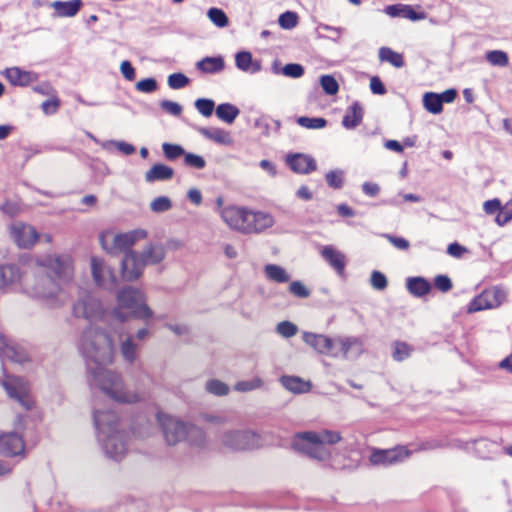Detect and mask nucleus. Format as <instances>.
<instances>
[{
    "label": "nucleus",
    "instance_id": "obj_42",
    "mask_svg": "<svg viewBox=\"0 0 512 512\" xmlns=\"http://www.w3.org/2000/svg\"><path fill=\"white\" fill-rule=\"evenodd\" d=\"M205 389L208 393L216 395V396H225L229 393V386L218 380V379H210L205 384Z\"/></svg>",
    "mask_w": 512,
    "mask_h": 512
},
{
    "label": "nucleus",
    "instance_id": "obj_13",
    "mask_svg": "<svg viewBox=\"0 0 512 512\" xmlns=\"http://www.w3.org/2000/svg\"><path fill=\"white\" fill-rule=\"evenodd\" d=\"M249 210L246 207L230 205L220 210V216L229 228L247 234Z\"/></svg>",
    "mask_w": 512,
    "mask_h": 512
},
{
    "label": "nucleus",
    "instance_id": "obj_29",
    "mask_svg": "<svg viewBox=\"0 0 512 512\" xmlns=\"http://www.w3.org/2000/svg\"><path fill=\"white\" fill-rule=\"evenodd\" d=\"M406 288L415 297H423L431 291L430 282L423 277H409L406 280Z\"/></svg>",
    "mask_w": 512,
    "mask_h": 512
},
{
    "label": "nucleus",
    "instance_id": "obj_40",
    "mask_svg": "<svg viewBox=\"0 0 512 512\" xmlns=\"http://www.w3.org/2000/svg\"><path fill=\"white\" fill-rule=\"evenodd\" d=\"M498 445L496 442L487 439L475 441V451L481 458H488L491 453L496 452Z\"/></svg>",
    "mask_w": 512,
    "mask_h": 512
},
{
    "label": "nucleus",
    "instance_id": "obj_1",
    "mask_svg": "<svg viewBox=\"0 0 512 512\" xmlns=\"http://www.w3.org/2000/svg\"><path fill=\"white\" fill-rule=\"evenodd\" d=\"M79 350L85 359L91 386L119 403L133 404L144 399L142 392L127 387L120 373L107 368L114 360V345L104 330L92 325L86 328Z\"/></svg>",
    "mask_w": 512,
    "mask_h": 512
},
{
    "label": "nucleus",
    "instance_id": "obj_22",
    "mask_svg": "<svg viewBox=\"0 0 512 512\" xmlns=\"http://www.w3.org/2000/svg\"><path fill=\"white\" fill-rule=\"evenodd\" d=\"M320 254L338 275L342 276L344 274L346 266V256L344 253L332 245H327L322 247Z\"/></svg>",
    "mask_w": 512,
    "mask_h": 512
},
{
    "label": "nucleus",
    "instance_id": "obj_63",
    "mask_svg": "<svg viewBox=\"0 0 512 512\" xmlns=\"http://www.w3.org/2000/svg\"><path fill=\"white\" fill-rule=\"evenodd\" d=\"M120 71L126 80L133 81L135 79V69L128 60H124L121 63Z\"/></svg>",
    "mask_w": 512,
    "mask_h": 512
},
{
    "label": "nucleus",
    "instance_id": "obj_59",
    "mask_svg": "<svg viewBox=\"0 0 512 512\" xmlns=\"http://www.w3.org/2000/svg\"><path fill=\"white\" fill-rule=\"evenodd\" d=\"M136 89L143 93H152L157 89V82L154 78H145L136 83Z\"/></svg>",
    "mask_w": 512,
    "mask_h": 512
},
{
    "label": "nucleus",
    "instance_id": "obj_33",
    "mask_svg": "<svg viewBox=\"0 0 512 512\" xmlns=\"http://www.w3.org/2000/svg\"><path fill=\"white\" fill-rule=\"evenodd\" d=\"M5 76L13 85L26 86L33 80L31 72L23 71L18 67L6 69Z\"/></svg>",
    "mask_w": 512,
    "mask_h": 512
},
{
    "label": "nucleus",
    "instance_id": "obj_8",
    "mask_svg": "<svg viewBox=\"0 0 512 512\" xmlns=\"http://www.w3.org/2000/svg\"><path fill=\"white\" fill-rule=\"evenodd\" d=\"M219 445L231 452H242L259 446V436L249 429H224L217 436Z\"/></svg>",
    "mask_w": 512,
    "mask_h": 512
},
{
    "label": "nucleus",
    "instance_id": "obj_57",
    "mask_svg": "<svg viewBox=\"0 0 512 512\" xmlns=\"http://www.w3.org/2000/svg\"><path fill=\"white\" fill-rule=\"evenodd\" d=\"M411 353V348L404 342H396L394 344L393 358L396 361H403L408 358Z\"/></svg>",
    "mask_w": 512,
    "mask_h": 512
},
{
    "label": "nucleus",
    "instance_id": "obj_48",
    "mask_svg": "<svg viewBox=\"0 0 512 512\" xmlns=\"http://www.w3.org/2000/svg\"><path fill=\"white\" fill-rule=\"evenodd\" d=\"M278 23L283 29H293L298 24V15L296 12L286 11L279 16Z\"/></svg>",
    "mask_w": 512,
    "mask_h": 512
},
{
    "label": "nucleus",
    "instance_id": "obj_47",
    "mask_svg": "<svg viewBox=\"0 0 512 512\" xmlns=\"http://www.w3.org/2000/svg\"><path fill=\"white\" fill-rule=\"evenodd\" d=\"M172 208V201L167 196H159L150 203V209L155 213L167 212Z\"/></svg>",
    "mask_w": 512,
    "mask_h": 512
},
{
    "label": "nucleus",
    "instance_id": "obj_18",
    "mask_svg": "<svg viewBox=\"0 0 512 512\" xmlns=\"http://www.w3.org/2000/svg\"><path fill=\"white\" fill-rule=\"evenodd\" d=\"M411 455V451L405 446H399L393 449L375 450L370 456V461L374 465H391L402 462Z\"/></svg>",
    "mask_w": 512,
    "mask_h": 512
},
{
    "label": "nucleus",
    "instance_id": "obj_44",
    "mask_svg": "<svg viewBox=\"0 0 512 512\" xmlns=\"http://www.w3.org/2000/svg\"><path fill=\"white\" fill-rule=\"evenodd\" d=\"M326 183L333 189H341L344 185V171L340 169L331 170L325 175Z\"/></svg>",
    "mask_w": 512,
    "mask_h": 512
},
{
    "label": "nucleus",
    "instance_id": "obj_51",
    "mask_svg": "<svg viewBox=\"0 0 512 512\" xmlns=\"http://www.w3.org/2000/svg\"><path fill=\"white\" fill-rule=\"evenodd\" d=\"M276 332L284 338H291L298 332V327L290 321H282L277 324Z\"/></svg>",
    "mask_w": 512,
    "mask_h": 512
},
{
    "label": "nucleus",
    "instance_id": "obj_26",
    "mask_svg": "<svg viewBox=\"0 0 512 512\" xmlns=\"http://www.w3.org/2000/svg\"><path fill=\"white\" fill-rule=\"evenodd\" d=\"M198 132L206 139L220 145H231L233 143L230 133L221 128L200 127L198 128Z\"/></svg>",
    "mask_w": 512,
    "mask_h": 512
},
{
    "label": "nucleus",
    "instance_id": "obj_49",
    "mask_svg": "<svg viewBox=\"0 0 512 512\" xmlns=\"http://www.w3.org/2000/svg\"><path fill=\"white\" fill-rule=\"evenodd\" d=\"M162 150L168 160H175L186 153L182 146L171 143H163Z\"/></svg>",
    "mask_w": 512,
    "mask_h": 512
},
{
    "label": "nucleus",
    "instance_id": "obj_14",
    "mask_svg": "<svg viewBox=\"0 0 512 512\" xmlns=\"http://www.w3.org/2000/svg\"><path fill=\"white\" fill-rule=\"evenodd\" d=\"M147 232L143 229H136L126 233H120L113 236L112 247H108L106 244V237H102L101 242L104 249L111 253L117 251L129 250L137 241L146 238Z\"/></svg>",
    "mask_w": 512,
    "mask_h": 512
},
{
    "label": "nucleus",
    "instance_id": "obj_62",
    "mask_svg": "<svg viewBox=\"0 0 512 512\" xmlns=\"http://www.w3.org/2000/svg\"><path fill=\"white\" fill-rule=\"evenodd\" d=\"M395 248L399 250H407L410 246L409 241L402 237L393 236L390 234L383 235Z\"/></svg>",
    "mask_w": 512,
    "mask_h": 512
},
{
    "label": "nucleus",
    "instance_id": "obj_64",
    "mask_svg": "<svg viewBox=\"0 0 512 512\" xmlns=\"http://www.w3.org/2000/svg\"><path fill=\"white\" fill-rule=\"evenodd\" d=\"M370 89L373 94L383 95L386 93V88L379 77L374 76L370 80Z\"/></svg>",
    "mask_w": 512,
    "mask_h": 512
},
{
    "label": "nucleus",
    "instance_id": "obj_20",
    "mask_svg": "<svg viewBox=\"0 0 512 512\" xmlns=\"http://www.w3.org/2000/svg\"><path fill=\"white\" fill-rule=\"evenodd\" d=\"M286 163L293 172L303 175L309 174L317 168L315 159L310 155L302 153L287 155Z\"/></svg>",
    "mask_w": 512,
    "mask_h": 512
},
{
    "label": "nucleus",
    "instance_id": "obj_27",
    "mask_svg": "<svg viewBox=\"0 0 512 512\" xmlns=\"http://www.w3.org/2000/svg\"><path fill=\"white\" fill-rule=\"evenodd\" d=\"M21 279V272L16 265H0V290L17 283Z\"/></svg>",
    "mask_w": 512,
    "mask_h": 512
},
{
    "label": "nucleus",
    "instance_id": "obj_54",
    "mask_svg": "<svg viewBox=\"0 0 512 512\" xmlns=\"http://www.w3.org/2000/svg\"><path fill=\"white\" fill-rule=\"evenodd\" d=\"M184 164L186 166L201 170V169L205 168L206 161L200 155H197L194 153H185Z\"/></svg>",
    "mask_w": 512,
    "mask_h": 512
},
{
    "label": "nucleus",
    "instance_id": "obj_19",
    "mask_svg": "<svg viewBox=\"0 0 512 512\" xmlns=\"http://www.w3.org/2000/svg\"><path fill=\"white\" fill-rule=\"evenodd\" d=\"M10 233L13 240L21 248L32 247L38 239V233L35 228L22 222L14 223L10 227Z\"/></svg>",
    "mask_w": 512,
    "mask_h": 512
},
{
    "label": "nucleus",
    "instance_id": "obj_23",
    "mask_svg": "<svg viewBox=\"0 0 512 512\" xmlns=\"http://www.w3.org/2000/svg\"><path fill=\"white\" fill-rule=\"evenodd\" d=\"M384 12L390 17H402L412 21L426 18L424 12H416L410 5L405 4L389 5L384 9Z\"/></svg>",
    "mask_w": 512,
    "mask_h": 512
},
{
    "label": "nucleus",
    "instance_id": "obj_2",
    "mask_svg": "<svg viewBox=\"0 0 512 512\" xmlns=\"http://www.w3.org/2000/svg\"><path fill=\"white\" fill-rule=\"evenodd\" d=\"M52 277H38L31 286H25V292L40 299L49 308H60L68 301V294L60 286L73 278V260L68 254H50L39 261Z\"/></svg>",
    "mask_w": 512,
    "mask_h": 512
},
{
    "label": "nucleus",
    "instance_id": "obj_39",
    "mask_svg": "<svg viewBox=\"0 0 512 512\" xmlns=\"http://www.w3.org/2000/svg\"><path fill=\"white\" fill-rule=\"evenodd\" d=\"M486 60L496 67H506L509 64V57L505 51L491 50L485 54Z\"/></svg>",
    "mask_w": 512,
    "mask_h": 512
},
{
    "label": "nucleus",
    "instance_id": "obj_56",
    "mask_svg": "<svg viewBox=\"0 0 512 512\" xmlns=\"http://www.w3.org/2000/svg\"><path fill=\"white\" fill-rule=\"evenodd\" d=\"M189 83V78L182 73H174L168 77V85L171 89H181Z\"/></svg>",
    "mask_w": 512,
    "mask_h": 512
},
{
    "label": "nucleus",
    "instance_id": "obj_9",
    "mask_svg": "<svg viewBox=\"0 0 512 512\" xmlns=\"http://www.w3.org/2000/svg\"><path fill=\"white\" fill-rule=\"evenodd\" d=\"M73 315L90 322L103 321L106 312L102 303L90 294L81 295L72 307Z\"/></svg>",
    "mask_w": 512,
    "mask_h": 512
},
{
    "label": "nucleus",
    "instance_id": "obj_43",
    "mask_svg": "<svg viewBox=\"0 0 512 512\" xmlns=\"http://www.w3.org/2000/svg\"><path fill=\"white\" fill-rule=\"evenodd\" d=\"M207 16L210 21L219 28H224L229 23L227 15L222 9L219 8H210L207 12Z\"/></svg>",
    "mask_w": 512,
    "mask_h": 512
},
{
    "label": "nucleus",
    "instance_id": "obj_11",
    "mask_svg": "<svg viewBox=\"0 0 512 512\" xmlns=\"http://www.w3.org/2000/svg\"><path fill=\"white\" fill-rule=\"evenodd\" d=\"M1 384L10 398L18 401L26 409H30L32 402L29 398V385L23 377L5 375Z\"/></svg>",
    "mask_w": 512,
    "mask_h": 512
},
{
    "label": "nucleus",
    "instance_id": "obj_28",
    "mask_svg": "<svg viewBox=\"0 0 512 512\" xmlns=\"http://www.w3.org/2000/svg\"><path fill=\"white\" fill-rule=\"evenodd\" d=\"M281 385L294 394H301L310 391L311 383L297 376H282Z\"/></svg>",
    "mask_w": 512,
    "mask_h": 512
},
{
    "label": "nucleus",
    "instance_id": "obj_15",
    "mask_svg": "<svg viewBox=\"0 0 512 512\" xmlns=\"http://www.w3.org/2000/svg\"><path fill=\"white\" fill-rule=\"evenodd\" d=\"M339 359L356 360L365 352V339L360 336L338 335Z\"/></svg>",
    "mask_w": 512,
    "mask_h": 512
},
{
    "label": "nucleus",
    "instance_id": "obj_30",
    "mask_svg": "<svg viewBox=\"0 0 512 512\" xmlns=\"http://www.w3.org/2000/svg\"><path fill=\"white\" fill-rule=\"evenodd\" d=\"M173 175L174 170L171 167L164 164H155L145 173V180L148 183L165 181L170 180Z\"/></svg>",
    "mask_w": 512,
    "mask_h": 512
},
{
    "label": "nucleus",
    "instance_id": "obj_32",
    "mask_svg": "<svg viewBox=\"0 0 512 512\" xmlns=\"http://www.w3.org/2000/svg\"><path fill=\"white\" fill-rule=\"evenodd\" d=\"M363 118V109L358 102H354L343 117L342 124L346 129H354Z\"/></svg>",
    "mask_w": 512,
    "mask_h": 512
},
{
    "label": "nucleus",
    "instance_id": "obj_36",
    "mask_svg": "<svg viewBox=\"0 0 512 512\" xmlns=\"http://www.w3.org/2000/svg\"><path fill=\"white\" fill-rule=\"evenodd\" d=\"M239 113V109L230 103L219 104L216 108V116L228 124L233 123Z\"/></svg>",
    "mask_w": 512,
    "mask_h": 512
},
{
    "label": "nucleus",
    "instance_id": "obj_3",
    "mask_svg": "<svg viewBox=\"0 0 512 512\" xmlns=\"http://www.w3.org/2000/svg\"><path fill=\"white\" fill-rule=\"evenodd\" d=\"M93 419L104 454L114 461H121L128 452V434L117 413L111 409L95 408Z\"/></svg>",
    "mask_w": 512,
    "mask_h": 512
},
{
    "label": "nucleus",
    "instance_id": "obj_52",
    "mask_svg": "<svg viewBox=\"0 0 512 512\" xmlns=\"http://www.w3.org/2000/svg\"><path fill=\"white\" fill-rule=\"evenodd\" d=\"M320 84L324 92L328 95H335L338 92L339 85L336 79L331 75H322Z\"/></svg>",
    "mask_w": 512,
    "mask_h": 512
},
{
    "label": "nucleus",
    "instance_id": "obj_61",
    "mask_svg": "<svg viewBox=\"0 0 512 512\" xmlns=\"http://www.w3.org/2000/svg\"><path fill=\"white\" fill-rule=\"evenodd\" d=\"M434 287L445 293L452 289V281L446 275H437L434 278Z\"/></svg>",
    "mask_w": 512,
    "mask_h": 512
},
{
    "label": "nucleus",
    "instance_id": "obj_12",
    "mask_svg": "<svg viewBox=\"0 0 512 512\" xmlns=\"http://www.w3.org/2000/svg\"><path fill=\"white\" fill-rule=\"evenodd\" d=\"M506 297V291L500 287L486 289L470 302L468 312L497 308L506 300Z\"/></svg>",
    "mask_w": 512,
    "mask_h": 512
},
{
    "label": "nucleus",
    "instance_id": "obj_6",
    "mask_svg": "<svg viewBox=\"0 0 512 512\" xmlns=\"http://www.w3.org/2000/svg\"><path fill=\"white\" fill-rule=\"evenodd\" d=\"M156 418L169 445H175L186 439L192 446L204 447L206 436L201 428L185 423L163 412H158Z\"/></svg>",
    "mask_w": 512,
    "mask_h": 512
},
{
    "label": "nucleus",
    "instance_id": "obj_58",
    "mask_svg": "<svg viewBox=\"0 0 512 512\" xmlns=\"http://www.w3.org/2000/svg\"><path fill=\"white\" fill-rule=\"evenodd\" d=\"M289 291L296 297L307 298L310 295V291L300 281H293L289 285Z\"/></svg>",
    "mask_w": 512,
    "mask_h": 512
},
{
    "label": "nucleus",
    "instance_id": "obj_21",
    "mask_svg": "<svg viewBox=\"0 0 512 512\" xmlns=\"http://www.w3.org/2000/svg\"><path fill=\"white\" fill-rule=\"evenodd\" d=\"M248 233H260L274 225L273 216L264 211L249 210Z\"/></svg>",
    "mask_w": 512,
    "mask_h": 512
},
{
    "label": "nucleus",
    "instance_id": "obj_10",
    "mask_svg": "<svg viewBox=\"0 0 512 512\" xmlns=\"http://www.w3.org/2000/svg\"><path fill=\"white\" fill-rule=\"evenodd\" d=\"M302 339L317 353L331 358L339 359L338 335L335 337H329L324 334L304 332L302 335Z\"/></svg>",
    "mask_w": 512,
    "mask_h": 512
},
{
    "label": "nucleus",
    "instance_id": "obj_34",
    "mask_svg": "<svg viewBox=\"0 0 512 512\" xmlns=\"http://www.w3.org/2000/svg\"><path fill=\"white\" fill-rule=\"evenodd\" d=\"M264 273L268 280L276 283H286L290 280V274L280 265L267 264L264 267Z\"/></svg>",
    "mask_w": 512,
    "mask_h": 512
},
{
    "label": "nucleus",
    "instance_id": "obj_45",
    "mask_svg": "<svg viewBox=\"0 0 512 512\" xmlns=\"http://www.w3.org/2000/svg\"><path fill=\"white\" fill-rule=\"evenodd\" d=\"M263 386V380L259 377H254L250 380L239 381L234 385V390L238 392H249L252 390L260 389Z\"/></svg>",
    "mask_w": 512,
    "mask_h": 512
},
{
    "label": "nucleus",
    "instance_id": "obj_37",
    "mask_svg": "<svg viewBox=\"0 0 512 512\" xmlns=\"http://www.w3.org/2000/svg\"><path fill=\"white\" fill-rule=\"evenodd\" d=\"M379 59L382 62L390 63L396 68H401L404 66L403 56L388 47H382L379 49Z\"/></svg>",
    "mask_w": 512,
    "mask_h": 512
},
{
    "label": "nucleus",
    "instance_id": "obj_5",
    "mask_svg": "<svg viewBox=\"0 0 512 512\" xmlns=\"http://www.w3.org/2000/svg\"><path fill=\"white\" fill-rule=\"evenodd\" d=\"M165 257V246L158 242L148 243L141 252L128 251L121 262L122 276L127 281H134L142 275L145 266L159 264Z\"/></svg>",
    "mask_w": 512,
    "mask_h": 512
},
{
    "label": "nucleus",
    "instance_id": "obj_7",
    "mask_svg": "<svg viewBox=\"0 0 512 512\" xmlns=\"http://www.w3.org/2000/svg\"><path fill=\"white\" fill-rule=\"evenodd\" d=\"M119 309L114 310V316L121 322L126 318L120 309H128L132 315L138 319L146 320L153 316V311L146 304V297L144 293L133 287H125L118 292L117 295Z\"/></svg>",
    "mask_w": 512,
    "mask_h": 512
},
{
    "label": "nucleus",
    "instance_id": "obj_53",
    "mask_svg": "<svg viewBox=\"0 0 512 512\" xmlns=\"http://www.w3.org/2000/svg\"><path fill=\"white\" fill-rule=\"evenodd\" d=\"M281 74L289 78L297 79L304 75V67L298 63H289L281 69Z\"/></svg>",
    "mask_w": 512,
    "mask_h": 512
},
{
    "label": "nucleus",
    "instance_id": "obj_41",
    "mask_svg": "<svg viewBox=\"0 0 512 512\" xmlns=\"http://www.w3.org/2000/svg\"><path fill=\"white\" fill-rule=\"evenodd\" d=\"M102 147L106 150H111L112 147H115L119 152L128 156L135 153V147L132 144H129L125 141L118 140H109L101 143Z\"/></svg>",
    "mask_w": 512,
    "mask_h": 512
},
{
    "label": "nucleus",
    "instance_id": "obj_17",
    "mask_svg": "<svg viewBox=\"0 0 512 512\" xmlns=\"http://www.w3.org/2000/svg\"><path fill=\"white\" fill-rule=\"evenodd\" d=\"M91 271L95 283L105 289H113L116 286V277L112 269L100 258L91 259Z\"/></svg>",
    "mask_w": 512,
    "mask_h": 512
},
{
    "label": "nucleus",
    "instance_id": "obj_25",
    "mask_svg": "<svg viewBox=\"0 0 512 512\" xmlns=\"http://www.w3.org/2000/svg\"><path fill=\"white\" fill-rule=\"evenodd\" d=\"M236 67L246 73L255 74L262 68L259 60H254L248 51H241L235 55Z\"/></svg>",
    "mask_w": 512,
    "mask_h": 512
},
{
    "label": "nucleus",
    "instance_id": "obj_38",
    "mask_svg": "<svg viewBox=\"0 0 512 512\" xmlns=\"http://www.w3.org/2000/svg\"><path fill=\"white\" fill-rule=\"evenodd\" d=\"M423 106L428 112L432 114H439L443 110V104L440 100V97L437 93L434 92H427L424 94Z\"/></svg>",
    "mask_w": 512,
    "mask_h": 512
},
{
    "label": "nucleus",
    "instance_id": "obj_16",
    "mask_svg": "<svg viewBox=\"0 0 512 512\" xmlns=\"http://www.w3.org/2000/svg\"><path fill=\"white\" fill-rule=\"evenodd\" d=\"M0 455L5 457H24L25 442L23 436L17 432L0 434Z\"/></svg>",
    "mask_w": 512,
    "mask_h": 512
},
{
    "label": "nucleus",
    "instance_id": "obj_60",
    "mask_svg": "<svg viewBox=\"0 0 512 512\" xmlns=\"http://www.w3.org/2000/svg\"><path fill=\"white\" fill-rule=\"evenodd\" d=\"M160 107L168 114L173 116H179L182 113V106L177 102L171 100H163L160 103Z\"/></svg>",
    "mask_w": 512,
    "mask_h": 512
},
{
    "label": "nucleus",
    "instance_id": "obj_4",
    "mask_svg": "<svg viewBox=\"0 0 512 512\" xmlns=\"http://www.w3.org/2000/svg\"><path fill=\"white\" fill-rule=\"evenodd\" d=\"M341 439V434L338 431H307L298 433L293 439L292 446L295 450L312 459L326 461L331 456V451L326 444L333 445L338 443Z\"/></svg>",
    "mask_w": 512,
    "mask_h": 512
},
{
    "label": "nucleus",
    "instance_id": "obj_35",
    "mask_svg": "<svg viewBox=\"0 0 512 512\" xmlns=\"http://www.w3.org/2000/svg\"><path fill=\"white\" fill-rule=\"evenodd\" d=\"M224 60L222 57H205L197 63L198 69L205 73H218L224 69Z\"/></svg>",
    "mask_w": 512,
    "mask_h": 512
},
{
    "label": "nucleus",
    "instance_id": "obj_46",
    "mask_svg": "<svg viewBox=\"0 0 512 512\" xmlns=\"http://www.w3.org/2000/svg\"><path fill=\"white\" fill-rule=\"evenodd\" d=\"M297 123L306 129H322L326 126L327 121L321 117L310 118L302 116L297 118Z\"/></svg>",
    "mask_w": 512,
    "mask_h": 512
},
{
    "label": "nucleus",
    "instance_id": "obj_50",
    "mask_svg": "<svg viewBox=\"0 0 512 512\" xmlns=\"http://www.w3.org/2000/svg\"><path fill=\"white\" fill-rule=\"evenodd\" d=\"M195 108L204 117H210L214 111L215 103L211 99L199 98L195 101Z\"/></svg>",
    "mask_w": 512,
    "mask_h": 512
},
{
    "label": "nucleus",
    "instance_id": "obj_31",
    "mask_svg": "<svg viewBox=\"0 0 512 512\" xmlns=\"http://www.w3.org/2000/svg\"><path fill=\"white\" fill-rule=\"evenodd\" d=\"M81 5V0L54 1L51 4L58 17H72L76 15Z\"/></svg>",
    "mask_w": 512,
    "mask_h": 512
},
{
    "label": "nucleus",
    "instance_id": "obj_55",
    "mask_svg": "<svg viewBox=\"0 0 512 512\" xmlns=\"http://www.w3.org/2000/svg\"><path fill=\"white\" fill-rule=\"evenodd\" d=\"M371 286L379 291L386 289L388 281L386 276L380 271H373L370 277Z\"/></svg>",
    "mask_w": 512,
    "mask_h": 512
},
{
    "label": "nucleus",
    "instance_id": "obj_24",
    "mask_svg": "<svg viewBox=\"0 0 512 512\" xmlns=\"http://www.w3.org/2000/svg\"><path fill=\"white\" fill-rule=\"evenodd\" d=\"M120 354L125 363L134 365L139 359V346L135 343L134 337L128 334L119 345Z\"/></svg>",
    "mask_w": 512,
    "mask_h": 512
}]
</instances>
